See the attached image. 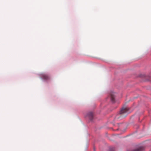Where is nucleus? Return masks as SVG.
<instances>
[{"mask_svg":"<svg viewBox=\"0 0 151 151\" xmlns=\"http://www.w3.org/2000/svg\"><path fill=\"white\" fill-rule=\"evenodd\" d=\"M129 109L127 107H123L120 110L119 113L116 116V119H119L121 118H124L127 115Z\"/></svg>","mask_w":151,"mask_h":151,"instance_id":"1","label":"nucleus"},{"mask_svg":"<svg viewBox=\"0 0 151 151\" xmlns=\"http://www.w3.org/2000/svg\"><path fill=\"white\" fill-rule=\"evenodd\" d=\"M86 117H88L90 120H92L93 117V114L91 112H88L86 114Z\"/></svg>","mask_w":151,"mask_h":151,"instance_id":"2","label":"nucleus"},{"mask_svg":"<svg viewBox=\"0 0 151 151\" xmlns=\"http://www.w3.org/2000/svg\"><path fill=\"white\" fill-rule=\"evenodd\" d=\"M42 78L45 80H47L49 78V76L48 75L46 74H42L41 76Z\"/></svg>","mask_w":151,"mask_h":151,"instance_id":"3","label":"nucleus"},{"mask_svg":"<svg viewBox=\"0 0 151 151\" xmlns=\"http://www.w3.org/2000/svg\"><path fill=\"white\" fill-rule=\"evenodd\" d=\"M111 100L112 102L115 101L114 95V93H111L110 94Z\"/></svg>","mask_w":151,"mask_h":151,"instance_id":"4","label":"nucleus"},{"mask_svg":"<svg viewBox=\"0 0 151 151\" xmlns=\"http://www.w3.org/2000/svg\"><path fill=\"white\" fill-rule=\"evenodd\" d=\"M110 151H114V148H110Z\"/></svg>","mask_w":151,"mask_h":151,"instance_id":"5","label":"nucleus"},{"mask_svg":"<svg viewBox=\"0 0 151 151\" xmlns=\"http://www.w3.org/2000/svg\"><path fill=\"white\" fill-rule=\"evenodd\" d=\"M93 150H94V151H95V149L94 148H93Z\"/></svg>","mask_w":151,"mask_h":151,"instance_id":"6","label":"nucleus"}]
</instances>
